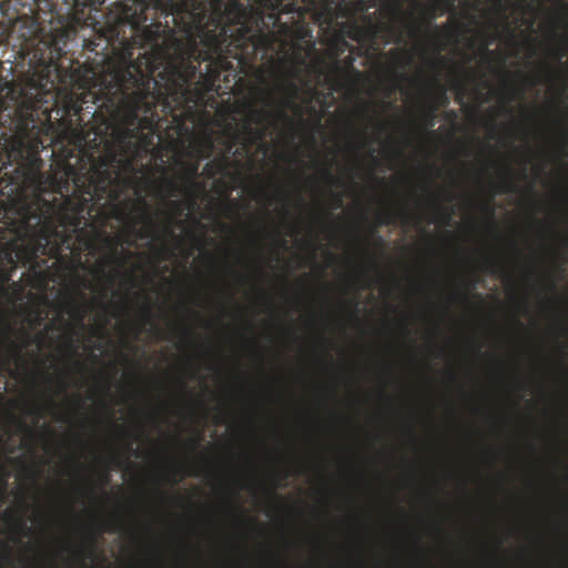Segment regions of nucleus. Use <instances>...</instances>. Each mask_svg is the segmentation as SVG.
Segmentation results:
<instances>
[{
    "mask_svg": "<svg viewBox=\"0 0 568 568\" xmlns=\"http://www.w3.org/2000/svg\"><path fill=\"white\" fill-rule=\"evenodd\" d=\"M78 295H79L80 297H82V298L84 297V296H83V294H82L81 292H78Z\"/></svg>",
    "mask_w": 568,
    "mask_h": 568,
    "instance_id": "5fc2aeb1",
    "label": "nucleus"
},
{
    "mask_svg": "<svg viewBox=\"0 0 568 568\" xmlns=\"http://www.w3.org/2000/svg\"><path fill=\"white\" fill-rule=\"evenodd\" d=\"M494 199V195L490 196L489 201L487 203H485L483 205V210L489 215V216H493L494 215V212H495V209L491 204V201Z\"/></svg>",
    "mask_w": 568,
    "mask_h": 568,
    "instance_id": "393cba45",
    "label": "nucleus"
},
{
    "mask_svg": "<svg viewBox=\"0 0 568 568\" xmlns=\"http://www.w3.org/2000/svg\"><path fill=\"white\" fill-rule=\"evenodd\" d=\"M213 19L192 54L194 73L179 90L170 93L169 111L181 110L176 122H195L199 108L206 105V95L217 91L223 74L226 88L243 90L254 78L260 87L251 85L258 102L274 110L275 115L292 123L286 110L302 115L295 100L308 59L316 53L312 28L302 20L282 22L280 14L254 12L239 0H230L214 9ZM175 84H179L178 81Z\"/></svg>",
    "mask_w": 568,
    "mask_h": 568,
    "instance_id": "f03ea898",
    "label": "nucleus"
},
{
    "mask_svg": "<svg viewBox=\"0 0 568 568\" xmlns=\"http://www.w3.org/2000/svg\"><path fill=\"white\" fill-rule=\"evenodd\" d=\"M144 315H145V317H146V321L149 322V320H150V317H151V311H150V307H146V308H145Z\"/></svg>",
    "mask_w": 568,
    "mask_h": 568,
    "instance_id": "e433bc0d",
    "label": "nucleus"
},
{
    "mask_svg": "<svg viewBox=\"0 0 568 568\" xmlns=\"http://www.w3.org/2000/svg\"><path fill=\"white\" fill-rule=\"evenodd\" d=\"M332 200L334 209H339L343 205V197L339 193H333Z\"/></svg>",
    "mask_w": 568,
    "mask_h": 568,
    "instance_id": "b1692460",
    "label": "nucleus"
},
{
    "mask_svg": "<svg viewBox=\"0 0 568 568\" xmlns=\"http://www.w3.org/2000/svg\"><path fill=\"white\" fill-rule=\"evenodd\" d=\"M438 111L437 105H427L425 110V128L432 129L435 125L436 112Z\"/></svg>",
    "mask_w": 568,
    "mask_h": 568,
    "instance_id": "f3484780",
    "label": "nucleus"
},
{
    "mask_svg": "<svg viewBox=\"0 0 568 568\" xmlns=\"http://www.w3.org/2000/svg\"><path fill=\"white\" fill-rule=\"evenodd\" d=\"M373 7H375L374 0L329 1L324 10L312 14L323 30L333 32L328 47L335 54L334 71H341L337 58L352 48L347 39L372 49L385 33L394 34V42L397 44L404 41L397 28L384 22L377 11L369 12Z\"/></svg>",
    "mask_w": 568,
    "mask_h": 568,
    "instance_id": "20e7f679",
    "label": "nucleus"
},
{
    "mask_svg": "<svg viewBox=\"0 0 568 568\" xmlns=\"http://www.w3.org/2000/svg\"><path fill=\"white\" fill-rule=\"evenodd\" d=\"M199 162L189 163L185 168V174L182 176V183L179 184L174 179L165 180V185L169 189L170 196H178L183 194L189 203V207L193 209L196 204L199 192L202 186L197 182Z\"/></svg>",
    "mask_w": 568,
    "mask_h": 568,
    "instance_id": "423d86ee",
    "label": "nucleus"
},
{
    "mask_svg": "<svg viewBox=\"0 0 568 568\" xmlns=\"http://www.w3.org/2000/svg\"><path fill=\"white\" fill-rule=\"evenodd\" d=\"M507 91H508V101H514L517 98L523 97L524 91L514 83V81L509 80L507 82Z\"/></svg>",
    "mask_w": 568,
    "mask_h": 568,
    "instance_id": "6ab92c4d",
    "label": "nucleus"
},
{
    "mask_svg": "<svg viewBox=\"0 0 568 568\" xmlns=\"http://www.w3.org/2000/svg\"><path fill=\"white\" fill-rule=\"evenodd\" d=\"M460 297H462L463 301H468L469 300V296L466 293L462 294Z\"/></svg>",
    "mask_w": 568,
    "mask_h": 568,
    "instance_id": "79ce46f5",
    "label": "nucleus"
},
{
    "mask_svg": "<svg viewBox=\"0 0 568 568\" xmlns=\"http://www.w3.org/2000/svg\"><path fill=\"white\" fill-rule=\"evenodd\" d=\"M237 140L239 136L231 133L229 138L223 141L222 151L204 165L202 174L209 179H214L216 175H226L231 168H240L241 160H231L232 149Z\"/></svg>",
    "mask_w": 568,
    "mask_h": 568,
    "instance_id": "0eeeda50",
    "label": "nucleus"
},
{
    "mask_svg": "<svg viewBox=\"0 0 568 568\" xmlns=\"http://www.w3.org/2000/svg\"><path fill=\"white\" fill-rule=\"evenodd\" d=\"M501 110H503L505 113H510V112H511V109H510L507 104L503 105Z\"/></svg>",
    "mask_w": 568,
    "mask_h": 568,
    "instance_id": "58836bf2",
    "label": "nucleus"
},
{
    "mask_svg": "<svg viewBox=\"0 0 568 568\" xmlns=\"http://www.w3.org/2000/svg\"><path fill=\"white\" fill-rule=\"evenodd\" d=\"M392 17L395 21H399L406 29L407 36L412 39L425 40L434 47V52L438 55L442 48L438 45V40L443 33L453 34L459 28L458 22H447L442 27L434 23L437 18V6L427 4L420 12V22L414 19V12H404L400 7L390 8Z\"/></svg>",
    "mask_w": 568,
    "mask_h": 568,
    "instance_id": "39448f33",
    "label": "nucleus"
},
{
    "mask_svg": "<svg viewBox=\"0 0 568 568\" xmlns=\"http://www.w3.org/2000/svg\"><path fill=\"white\" fill-rule=\"evenodd\" d=\"M4 518L8 523L14 524L18 530H28L27 523L22 517H14L10 510H7Z\"/></svg>",
    "mask_w": 568,
    "mask_h": 568,
    "instance_id": "a211bd4d",
    "label": "nucleus"
},
{
    "mask_svg": "<svg viewBox=\"0 0 568 568\" xmlns=\"http://www.w3.org/2000/svg\"><path fill=\"white\" fill-rule=\"evenodd\" d=\"M108 481H109V475L106 474V475L104 476V478H103V484H108Z\"/></svg>",
    "mask_w": 568,
    "mask_h": 568,
    "instance_id": "09e8293b",
    "label": "nucleus"
},
{
    "mask_svg": "<svg viewBox=\"0 0 568 568\" xmlns=\"http://www.w3.org/2000/svg\"><path fill=\"white\" fill-rule=\"evenodd\" d=\"M214 150V141L210 134L205 135L196 145V153L199 158L207 159Z\"/></svg>",
    "mask_w": 568,
    "mask_h": 568,
    "instance_id": "ddd939ff",
    "label": "nucleus"
},
{
    "mask_svg": "<svg viewBox=\"0 0 568 568\" xmlns=\"http://www.w3.org/2000/svg\"><path fill=\"white\" fill-rule=\"evenodd\" d=\"M231 133H234V134H236L239 136L237 142L235 143V145L232 149L231 160H233V158H244V156H247L248 153H250V149H251L252 144L247 140H245V138H242L237 132H235L231 124H229L223 130V134L220 138V143L223 145V141L225 139H227ZM236 159H234V161Z\"/></svg>",
    "mask_w": 568,
    "mask_h": 568,
    "instance_id": "9d476101",
    "label": "nucleus"
},
{
    "mask_svg": "<svg viewBox=\"0 0 568 568\" xmlns=\"http://www.w3.org/2000/svg\"><path fill=\"white\" fill-rule=\"evenodd\" d=\"M436 206V210L437 212L440 214L442 216V220L445 222V223H449L450 220H452V213L453 211L448 210L447 207L443 206L442 204L439 203H436L435 204Z\"/></svg>",
    "mask_w": 568,
    "mask_h": 568,
    "instance_id": "aec40b11",
    "label": "nucleus"
},
{
    "mask_svg": "<svg viewBox=\"0 0 568 568\" xmlns=\"http://www.w3.org/2000/svg\"><path fill=\"white\" fill-rule=\"evenodd\" d=\"M445 118L447 120L455 121L457 119V113H456V111L450 110V111L446 112Z\"/></svg>",
    "mask_w": 568,
    "mask_h": 568,
    "instance_id": "2f4dec72",
    "label": "nucleus"
},
{
    "mask_svg": "<svg viewBox=\"0 0 568 568\" xmlns=\"http://www.w3.org/2000/svg\"><path fill=\"white\" fill-rule=\"evenodd\" d=\"M104 241H105V243H106L108 245H112V246L114 247V254H116V250H118V246H119V242H118V241H115L113 237H110V236H105ZM111 262H116V263H118L119 265H121V266H122V265H123V263H124L123 261H119V258H118L115 255H113V256H112Z\"/></svg>",
    "mask_w": 568,
    "mask_h": 568,
    "instance_id": "4be33fe9",
    "label": "nucleus"
},
{
    "mask_svg": "<svg viewBox=\"0 0 568 568\" xmlns=\"http://www.w3.org/2000/svg\"><path fill=\"white\" fill-rule=\"evenodd\" d=\"M73 367L75 368V371H77L78 373H84V372H87V366H85V364H84L83 362H81V361H74V362H73Z\"/></svg>",
    "mask_w": 568,
    "mask_h": 568,
    "instance_id": "bb28decb",
    "label": "nucleus"
},
{
    "mask_svg": "<svg viewBox=\"0 0 568 568\" xmlns=\"http://www.w3.org/2000/svg\"><path fill=\"white\" fill-rule=\"evenodd\" d=\"M17 425H18V429L20 432H23V433H29L31 432V429L29 428V426L23 422V420H17Z\"/></svg>",
    "mask_w": 568,
    "mask_h": 568,
    "instance_id": "c85d7f7f",
    "label": "nucleus"
},
{
    "mask_svg": "<svg viewBox=\"0 0 568 568\" xmlns=\"http://www.w3.org/2000/svg\"><path fill=\"white\" fill-rule=\"evenodd\" d=\"M67 344H68V347H69V349L71 352V355L72 356L77 355V349L73 347V342H72L71 337H68Z\"/></svg>",
    "mask_w": 568,
    "mask_h": 568,
    "instance_id": "473e14b6",
    "label": "nucleus"
},
{
    "mask_svg": "<svg viewBox=\"0 0 568 568\" xmlns=\"http://www.w3.org/2000/svg\"><path fill=\"white\" fill-rule=\"evenodd\" d=\"M406 59H407V62H410L413 60V57L409 52H406Z\"/></svg>",
    "mask_w": 568,
    "mask_h": 568,
    "instance_id": "37998d69",
    "label": "nucleus"
},
{
    "mask_svg": "<svg viewBox=\"0 0 568 568\" xmlns=\"http://www.w3.org/2000/svg\"><path fill=\"white\" fill-rule=\"evenodd\" d=\"M29 415H36L38 418L43 416V412L40 407L32 408L28 412Z\"/></svg>",
    "mask_w": 568,
    "mask_h": 568,
    "instance_id": "c756f323",
    "label": "nucleus"
},
{
    "mask_svg": "<svg viewBox=\"0 0 568 568\" xmlns=\"http://www.w3.org/2000/svg\"><path fill=\"white\" fill-rule=\"evenodd\" d=\"M14 333V328L9 324L4 323L0 328V352H3L8 355L16 356L21 359V351L22 346L18 345L12 336Z\"/></svg>",
    "mask_w": 568,
    "mask_h": 568,
    "instance_id": "1a4fd4ad",
    "label": "nucleus"
},
{
    "mask_svg": "<svg viewBox=\"0 0 568 568\" xmlns=\"http://www.w3.org/2000/svg\"><path fill=\"white\" fill-rule=\"evenodd\" d=\"M548 288H549L550 291H555V288H556V283H555L554 281H550V282L548 283Z\"/></svg>",
    "mask_w": 568,
    "mask_h": 568,
    "instance_id": "4c0bfd02",
    "label": "nucleus"
},
{
    "mask_svg": "<svg viewBox=\"0 0 568 568\" xmlns=\"http://www.w3.org/2000/svg\"><path fill=\"white\" fill-rule=\"evenodd\" d=\"M395 219H399L407 223L409 221V214L406 212H386L378 217L379 225H389L395 223Z\"/></svg>",
    "mask_w": 568,
    "mask_h": 568,
    "instance_id": "4468645a",
    "label": "nucleus"
},
{
    "mask_svg": "<svg viewBox=\"0 0 568 568\" xmlns=\"http://www.w3.org/2000/svg\"><path fill=\"white\" fill-rule=\"evenodd\" d=\"M71 314L77 318L80 326H83V318L85 315V308L83 306H72Z\"/></svg>",
    "mask_w": 568,
    "mask_h": 568,
    "instance_id": "412c9836",
    "label": "nucleus"
},
{
    "mask_svg": "<svg viewBox=\"0 0 568 568\" xmlns=\"http://www.w3.org/2000/svg\"><path fill=\"white\" fill-rule=\"evenodd\" d=\"M120 528H121L120 525L116 524V525H112L105 529L109 531H116V530H120Z\"/></svg>",
    "mask_w": 568,
    "mask_h": 568,
    "instance_id": "c9c22d12",
    "label": "nucleus"
},
{
    "mask_svg": "<svg viewBox=\"0 0 568 568\" xmlns=\"http://www.w3.org/2000/svg\"><path fill=\"white\" fill-rule=\"evenodd\" d=\"M325 180L331 184H338L341 183V180L333 175L329 168H325L322 172Z\"/></svg>",
    "mask_w": 568,
    "mask_h": 568,
    "instance_id": "5701e85b",
    "label": "nucleus"
},
{
    "mask_svg": "<svg viewBox=\"0 0 568 568\" xmlns=\"http://www.w3.org/2000/svg\"><path fill=\"white\" fill-rule=\"evenodd\" d=\"M484 49H485V52H486L487 54H493V52H491V51H489V49H488V44H485V45H484Z\"/></svg>",
    "mask_w": 568,
    "mask_h": 568,
    "instance_id": "c03bdc74",
    "label": "nucleus"
},
{
    "mask_svg": "<svg viewBox=\"0 0 568 568\" xmlns=\"http://www.w3.org/2000/svg\"><path fill=\"white\" fill-rule=\"evenodd\" d=\"M44 79L11 89L10 102L0 99V300L9 304L24 295L26 285L12 281L18 265L45 281L58 263L80 265L100 235L97 225L81 226L83 204L72 203L63 185L37 165L42 134L52 129L51 119L37 112L54 100L47 89L53 84Z\"/></svg>",
    "mask_w": 568,
    "mask_h": 568,
    "instance_id": "f257e3e1",
    "label": "nucleus"
},
{
    "mask_svg": "<svg viewBox=\"0 0 568 568\" xmlns=\"http://www.w3.org/2000/svg\"><path fill=\"white\" fill-rule=\"evenodd\" d=\"M378 128H379V130H384L385 129V123H378Z\"/></svg>",
    "mask_w": 568,
    "mask_h": 568,
    "instance_id": "8fccbe9b",
    "label": "nucleus"
},
{
    "mask_svg": "<svg viewBox=\"0 0 568 568\" xmlns=\"http://www.w3.org/2000/svg\"><path fill=\"white\" fill-rule=\"evenodd\" d=\"M253 113L255 115L254 119L246 120L242 125V131L244 133L245 140H247L252 145H254L256 142H262L261 146L266 150L267 144L263 142V140L266 136V130L265 129H257L254 128V123H260L266 115V113L263 110H253Z\"/></svg>",
    "mask_w": 568,
    "mask_h": 568,
    "instance_id": "6e6552de",
    "label": "nucleus"
},
{
    "mask_svg": "<svg viewBox=\"0 0 568 568\" xmlns=\"http://www.w3.org/2000/svg\"><path fill=\"white\" fill-rule=\"evenodd\" d=\"M191 333H192V332H191L190 329H185V331H184V335H185V336H190V335H191Z\"/></svg>",
    "mask_w": 568,
    "mask_h": 568,
    "instance_id": "3c124183",
    "label": "nucleus"
},
{
    "mask_svg": "<svg viewBox=\"0 0 568 568\" xmlns=\"http://www.w3.org/2000/svg\"><path fill=\"white\" fill-rule=\"evenodd\" d=\"M38 337H39V341H42V339H43V337H44V335L41 333V334H39V336H38Z\"/></svg>",
    "mask_w": 568,
    "mask_h": 568,
    "instance_id": "864d4df0",
    "label": "nucleus"
},
{
    "mask_svg": "<svg viewBox=\"0 0 568 568\" xmlns=\"http://www.w3.org/2000/svg\"><path fill=\"white\" fill-rule=\"evenodd\" d=\"M8 475L0 478V497H3L7 490L8 481H7Z\"/></svg>",
    "mask_w": 568,
    "mask_h": 568,
    "instance_id": "a878e982",
    "label": "nucleus"
},
{
    "mask_svg": "<svg viewBox=\"0 0 568 568\" xmlns=\"http://www.w3.org/2000/svg\"><path fill=\"white\" fill-rule=\"evenodd\" d=\"M433 4L437 6V17H442L445 13L456 14L455 0H439Z\"/></svg>",
    "mask_w": 568,
    "mask_h": 568,
    "instance_id": "2eb2a0df",
    "label": "nucleus"
},
{
    "mask_svg": "<svg viewBox=\"0 0 568 568\" xmlns=\"http://www.w3.org/2000/svg\"><path fill=\"white\" fill-rule=\"evenodd\" d=\"M566 138H567V143H568V133H566Z\"/></svg>",
    "mask_w": 568,
    "mask_h": 568,
    "instance_id": "4d7b16f0",
    "label": "nucleus"
},
{
    "mask_svg": "<svg viewBox=\"0 0 568 568\" xmlns=\"http://www.w3.org/2000/svg\"><path fill=\"white\" fill-rule=\"evenodd\" d=\"M53 328H54V323H53V322H51V323L47 326V329L49 331V329H53Z\"/></svg>",
    "mask_w": 568,
    "mask_h": 568,
    "instance_id": "49530a36",
    "label": "nucleus"
},
{
    "mask_svg": "<svg viewBox=\"0 0 568 568\" xmlns=\"http://www.w3.org/2000/svg\"><path fill=\"white\" fill-rule=\"evenodd\" d=\"M490 273H496V263L495 262H490Z\"/></svg>",
    "mask_w": 568,
    "mask_h": 568,
    "instance_id": "ea45409f",
    "label": "nucleus"
},
{
    "mask_svg": "<svg viewBox=\"0 0 568 568\" xmlns=\"http://www.w3.org/2000/svg\"><path fill=\"white\" fill-rule=\"evenodd\" d=\"M61 389H62V390H64V389H65V385H64V384H62V385H61Z\"/></svg>",
    "mask_w": 568,
    "mask_h": 568,
    "instance_id": "6e6d98bb",
    "label": "nucleus"
},
{
    "mask_svg": "<svg viewBox=\"0 0 568 568\" xmlns=\"http://www.w3.org/2000/svg\"><path fill=\"white\" fill-rule=\"evenodd\" d=\"M158 105L162 106L165 114L172 118L179 132H189L186 122L181 125L176 122L181 110H174L171 113L164 108L162 102H154L152 106V119L150 125L143 122L144 116L149 115L146 110L140 108L136 110L139 123L126 124L122 119L113 116L111 109L106 105H97V108L85 106L92 119H102V125L97 128L94 139L89 141L87 146L81 150V156L78 162L79 168L68 164L65 168L67 180L63 187L68 193L70 190L69 180L72 182V194H67L72 203L83 204L81 210V226L91 230L92 225L98 226L99 237L97 243L104 234L103 227L106 221L113 216L118 220L130 221L132 226L144 223L143 229L135 230L136 237L141 240H163L171 239L176 243L181 237L175 234L174 227L181 224L179 216L182 215L184 207L178 200L166 201L170 212H161L164 215L165 223L162 229L156 221L158 212L152 211L151 205L142 196L141 190H136V200L123 199L124 191L131 180L123 176L122 170L133 168L132 160L126 156V151L133 146V140L145 144H152V139L159 129L160 115Z\"/></svg>",
    "mask_w": 568,
    "mask_h": 568,
    "instance_id": "7ed1b4c3",
    "label": "nucleus"
},
{
    "mask_svg": "<svg viewBox=\"0 0 568 568\" xmlns=\"http://www.w3.org/2000/svg\"><path fill=\"white\" fill-rule=\"evenodd\" d=\"M353 61H354V59H353L352 57H348V59H347V63H348L349 65H352V64H353Z\"/></svg>",
    "mask_w": 568,
    "mask_h": 568,
    "instance_id": "de8ad7c7",
    "label": "nucleus"
},
{
    "mask_svg": "<svg viewBox=\"0 0 568 568\" xmlns=\"http://www.w3.org/2000/svg\"><path fill=\"white\" fill-rule=\"evenodd\" d=\"M515 189L514 182L510 180L507 173L503 174L501 181L496 185L497 193L511 192Z\"/></svg>",
    "mask_w": 568,
    "mask_h": 568,
    "instance_id": "dca6fc26",
    "label": "nucleus"
},
{
    "mask_svg": "<svg viewBox=\"0 0 568 568\" xmlns=\"http://www.w3.org/2000/svg\"><path fill=\"white\" fill-rule=\"evenodd\" d=\"M231 133H234V134H236L239 136L237 142L235 143V145L232 149L231 160H233V158H244V156H247L248 153H250V149H251L252 144L247 140H245V138H242L237 132H235L231 124H229L223 130V134L220 138V143L223 145V141L225 139H227ZM236 159H234V161Z\"/></svg>",
    "mask_w": 568,
    "mask_h": 568,
    "instance_id": "9b49d317",
    "label": "nucleus"
},
{
    "mask_svg": "<svg viewBox=\"0 0 568 568\" xmlns=\"http://www.w3.org/2000/svg\"><path fill=\"white\" fill-rule=\"evenodd\" d=\"M291 6L293 7L291 11H297L298 14L301 16V12H300L301 8H295L294 4H291Z\"/></svg>",
    "mask_w": 568,
    "mask_h": 568,
    "instance_id": "a18cd8bd",
    "label": "nucleus"
},
{
    "mask_svg": "<svg viewBox=\"0 0 568 568\" xmlns=\"http://www.w3.org/2000/svg\"><path fill=\"white\" fill-rule=\"evenodd\" d=\"M372 235L376 237L378 244H382L383 243V239L381 235L377 234V231L376 230H372Z\"/></svg>",
    "mask_w": 568,
    "mask_h": 568,
    "instance_id": "f704fd0d",
    "label": "nucleus"
},
{
    "mask_svg": "<svg viewBox=\"0 0 568 568\" xmlns=\"http://www.w3.org/2000/svg\"><path fill=\"white\" fill-rule=\"evenodd\" d=\"M36 320H37V324L39 325L41 323V321H42V317L41 316H37Z\"/></svg>",
    "mask_w": 568,
    "mask_h": 568,
    "instance_id": "603ef678",
    "label": "nucleus"
},
{
    "mask_svg": "<svg viewBox=\"0 0 568 568\" xmlns=\"http://www.w3.org/2000/svg\"><path fill=\"white\" fill-rule=\"evenodd\" d=\"M445 63H446V60L443 57L435 58L434 60L430 61V64L434 68L435 67H443V65H445Z\"/></svg>",
    "mask_w": 568,
    "mask_h": 568,
    "instance_id": "cd10ccee",
    "label": "nucleus"
},
{
    "mask_svg": "<svg viewBox=\"0 0 568 568\" xmlns=\"http://www.w3.org/2000/svg\"><path fill=\"white\" fill-rule=\"evenodd\" d=\"M433 87L436 89V97L434 101H430L427 105L446 106L449 103V99L446 94L445 88L440 84L437 77L430 79Z\"/></svg>",
    "mask_w": 568,
    "mask_h": 568,
    "instance_id": "f8f14e48",
    "label": "nucleus"
},
{
    "mask_svg": "<svg viewBox=\"0 0 568 568\" xmlns=\"http://www.w3.org/2000/svg\"><path fill=\"white\" fill-rule=\"evenodd\" d=\"M397 77H398V79H399L400 81H404V80H406V79H407V78H406V75H405L404 73H398V74H397Z\"/></svg>",
    "mask_w": 568,
    "mask_h": 568,
    "instance_id": "a19ab883",
    "label": "nucleus"
},
{
    "mask_svg": "<svg viewBox=\"0 0 568 568\" xmlns=\"http://www.w3.org/2000/svg\"><path fill=\"white\" fill-rule=\"evenodd\" d=\"M165 481L170 485H175L179 483V479H176L175 475H168Z\"/></svg>",
    "mask_w": 568,
    "mask_h": 568,
    "instance_id": "7c9ffc66",
    "label": "nucleus"
},
{
    "mask_svg": "<svg viewBox=\"0 0 568 568\" xmlns=\"http://www.w3.org/2000/svg\"><path fill=\"white\" fill-rule=\"evenodd\" d=\"M197 444H199V442H197L196 439H194V438L190 439V440H189L190 449H191L192 452H194V450H195V448L197 447Z\"/></svg>",
    "mask_w": 568,
    "mask_h": 568,
    "instance_id": "72a5a7b5",
    "label": "nucleus"
}]
</instances>
